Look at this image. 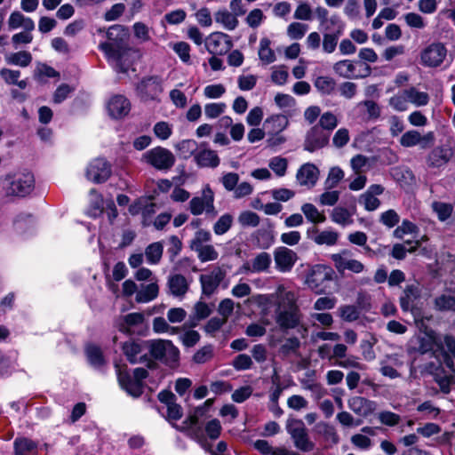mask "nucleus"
<instances>
[{
    "mask_svg": "<svg viewBox=\"0 0 455 455\" xmlns=\"http://www.w3.org/2000/svg\"><path fill=\"white\" fill-rule=\"evenodd\" d=\"M275 306V322L281 329H294L299 325L300 321L299 310L292 291H286L283 285L278 286Z\"/></svg>",
    "mask_w": 455,
    "mask_h": 455,
    "instance_id": "f257e3e1",
    "label": "nucleus"
},
{
    "mask_svg": "<svg viewBox=\"0 0 455 455\" xmlns=\"http://www.w3.org/2000/svg\"><path fill=\"white\" fill-rule=\"evenodd\" d=\"M115 368L122 389L134 398L140 397L143 393V380L148 376V371L139 367L134 369L132 375L126 365L116 363Z\"/></svg>",
    "mask_w": 455,
    "mask_h": 455,
    "instance_id": "f03ea898",
    "label": "nucleus"
},
{
    "mask_svg": "<svg viewBox=\"0 0 455 455\" xmlns=\"http://www.w3.org/2000/svg\"><path fill=\"white\" fill-rule=\"evenodd\" d=\"M99 49L105 53L108 60L114 66L115 70L119 73H126L137 55L136 52L128 47L127 44L116 46V48L108 44H100Z\"/></svg>",
    "mask_w": 455,
    "mask_h": 455,
    "instance_id": "7ed1b4c3",
    "label": "nucleus"
},
{
    "mask_svg": "<svg viewBox=\"0 0 455 455\" xmlns=\"http://www.w3.org/2000/svg\"><path fill=\"white\" fill-rule=\"evenodd\" d=\"M149 353L156 360L166 365L174 366L180 359V350L168 339H151L147 341Z\"/></svg>",
    "mask_w": 455,
    "mask_h": 455,
    "instance_id": "20e7f679",
    "label": "nucleus"
},
{
    "mask_svg": "<svg viewBox=\"0 0 455 455\" xmlns=\"http://www.w3.org/2000/svg\"><path fill=\"white\" fill-rule=\"evenodd\" d=\"M330 24L323 29L322 51L323 53H333L339 45V38L343 36L346 25L338 14L330 17Z\"/></svg>",
    "mask_w": 455,
    "mask_h": 455,
    "instance_id": "39448f33",
    "label": "nucleus"
},
{
    "mask_svg": "<svg viewBox=\"0 0 455 455\" xmlns=\"http://www.w3.org/2000/svg\"><path fill=\"white\" fill-rule=\"evenodd\" d=\"M189 211L196 216L204 212L212 218L217 216L218 212L214 206V193L209 185L203 188L200 196H195L190 200Z\"/></svg>",
    "mask_w": 455,
    "mask_h": 455,
    "instance_id": "423d86ee",
    "label": "nucleus"
},
{
    "mask_svg": "<svg viewBox=\"0 0 455 455\" xmlns=\"http://www.w3.org/2000/svg\"><path fill=\"white\" fill-rule=\"evenodd\" d=\"M163 84L160 76H145L136 84L137 96L143 101L156 100L164 92Z\"/></svg>",
    "mask_w": 455,
    "mask_h": 455,
    "instance_id": "0eeeda50",
    "label": "nucleus"
},
{
    "mask_svg": "<svg viewBox=\"0 0 455 455\" xmlns=\"http://www.w3.org/2000/svg\"><path fill=\"white\" fill-rule=\"evenodd\" d=\"M142 160L159 171H168L175 164V156L169 149L156 147L142 155Z\"/></svg>",
    "mask_w": 455,
    "mask_h": 455,
    "instance_id": "6e6552de",
    "label": "nucleus"
},
{
    "mask_svg": "<svg viewBox=\"0 0 455 455\" xmlns=\"http://www.w3.org/2000/svg\"><path fill=\"white\" fill-rule=\"evenodd\" d=\"M448 50L443 43L433 42L420 52V64L427 68H438L447 58Z\"/></svg>",
    "mask_w": 455,
    "mask_h": 455,
    "instance_id": "1a4fd4ad",
    "label": "nucleus"
},
{
    "mask_svg": "<svg viewBox=\"0 0 455 455\" xmlns=\"http://www.w3.org/2000/svg\"><path fill=\"white\" fill-rule=\"evenodd\" d=\"M286 429L291 435L297 449L304 452L314 449V443L309 440L307 430L301 419L288 420Z\"/></svg>",
    "mask_w": 455,
    "mask_h": 455,
    "instance_id": "9d476101",
    "label": "nucleus"
},
{
    "mask_svg": "<svg viewBox=\"0 0 455 455\" xmlns=\"http://www.w3.org/2000/svg\"><path fill=\"white\" fill-rule=\"evenodd\" d=\"M212 403V399L206 400L203 405L196 407L184 421L186 427L192 431V434L198 441L204 438L202 426L207 418V413Z\"/></svg>",
    "mask_w": 455,
    "mask_h": 455,
    "instance_id": "9b49d317",
    "label": "nucleus"
},
{
    "mask_svg": "<svg viewBox=\"0 0 455 455\" xmlns=\"http://www.w3.org/2000/svg\"><path fill=\"white\" fill-rule=\"evenodd\" d=\"M8 179L11 180L8 188L10 195L26 196L34 189L35 179L33 173L30 172L15 173L12 176H9Z\"/></svg>",
    "mask_w": 455,
    "mask_h": 455,
    "instance_id": "f8f14e48",
    "label": "nucleus"
},
{
    "mask_svg": "<svg viewBox=\"0 0 455 455\" xmlns=\"http://www.w3.org/2000/svg\"><path fill=\"white\" fill-rule=\"evenodd\" d=\"M118 330L128 335H143L147 329L145 315L142 313H130L118 319Z\"/></svg>",
    "mask_w": 455,
    "mask_h": 455,
    "instance_id": "ddd939ff",
    "label": "nucleus"
},
{
    "mask_svg": "<svg viewBox=\"0 0 455 455\" xmlns=\"http://www.w3.org/2000/svg\"><path fill=\"white\" fill-rule=\"evenodd\" d=\"M435 357L447 368L452 369L455 359V338L451 335H439Z\"/></svg>",
    "mask_w": 455,
    "mask_h": 455,
    "instance_id": "4468645a",
    "label": "nucleus"
},
{
    "mask_svg": "<svg viewBox=\"0 0 455 455\" xmlns=\"http://www.w3.org/2000/svg\"><path fill=\"white\" fill-rule=\"evenodd\" d=\"M333 271L324 265H315L307 277L308 287L315 293L324 292V283L332 279Z\"/></svg>",
    "mask_w": 455,
    "mask_h": 455,
    "instance_id": "2eb2a0df",
    "label": "nucleus"
},
{
    "mask_svg": "<svg viewBox=\"0 0 455 455\" xmlns=\"http://www.w3.org/2000/svg\"><path fill=\"white\" fill-rule=\"evenodd\" d=\"M158 399L164 404L162 409H159V411L169 422L181 419L183 411L181 406L176 403V396L172 392L162 390L158 394Z\"/></svg>",
    "mask_w": 455,
    "mask_h": 455,
    "instance_id": "dca6fc26",
    "label": "nucleus"
},
{
    "mask_svg": "<svg viewBox=\"0 0 455 455\" xmlns=\"http://www.w3.org/2000/svg\"><path fill=\"white\" fill-rule=\"evenodd\" d=\"M226 275V270L219 266L212 267L208 273L201 275L199 281L202 287V295L210 297L215 293Z\"/></svg>",
    "mask_w": 455,
    "mask_h": 455,
    "instance_id": "f3484780",
    "label": "nucleus"
},
{
    "mask_svg": "<svg viewBox=\"0 0 455 455\" xmlns=\"http://www.w3.org/2000/svg\"><path fill=\"white\" fill-rule=\"evenodd\" d=\"M419 328L420 333L416 337L415 350L422 355L431 352L435 355L439 335L434 330L424 326L423 323Z\"/></svg>",
    "mask_w": 455,
    "mask_h": 455,
    "instance_id": "a211bd4d",
    "label": "nucleus"
},
{
    "mask_svg": "<svg viewBox=\"0 0 455 455\" xmlns=\"http://www.w3.org/2000/svg\"><path fill=\"white\" fill-rule=\"evenodd\" d=\"M111 175V165L104 158H96L87 166L85 176L88 180L99 184L105 182Z\"/></svg>",
    "mask_w": 455,
    "mask_h": 455,
    "instance_id": "6ab92c4d",
    "label": "nucleus"
},
{
    "mask_svg": "<svg viewBox=\"0 0 455 455\" xmlns=\"http://www.w3.org/2000/svg\"><path fill=\"white\" fill-rule=\"evenodd\" d=\"M435 138L433 132H428L421 135L420 132L416 130H410L401 136L399 142L401 146L404 148L419 146L420 148L425 149L432 147L435 143Z\"/></svg>",
    "mask_w": 455,
    "mask_h": 455,
    "instance_id": "aec40b11",
    "label": "nucleus"
},
{
    "mask_svg": "<svg viewBox=\"0 0 455 455\" xmlns=\"http://www.w3.org/2000/svg\"><path fill=\"white\" fill-rule=\"evenodd\" d=\"M232 46L230 36L223 32H213L205 39V47L212 55H224Z\"/></svg>",
    "mask_w": 455,
    "mask_h": 455,
    "instance_id": "412c9836",
    "label": "nucleus"
},
{
    "mask_svg": "<svg viewBox=\"0 0 455 455\" xmlns=\"http://www.w3.org/2000/svg\"><path fill=\"white\" fill-rule=\"evenodd\" d=\"M329 139V132L323 131L318 125H315L307 132L304 149L311 153L315 152L325 147Z\"/></svg>",
    "mask_w": 455,
    "mask_h": 455,
    "instance_id": "4be33fe9",
    "label": "nucleus"
},
{
    "mask_svg": "<svg viewBox=\"0 0 455 455\" xmlns=\"http://www.w3.org/2000/svg\"><path fill=\"white\" fill-rule=\"evenodd\" d=\"M384 190V187L379 184L371 185L364 193L360 195L358 202L366 211H376L381 204L377 196L382 195Z\"/></svg>",
    "mask_w": 455,
    "mask_h": 455,
    "instance_id": "5701e85b",
    "label": "nucleus"
},
{
    "mask_svg": "<svg viewBox=\"0 0 455 455\" xmlns=\"http://www.w3.org/2000/svg\"><path fill=\"white\" fill-rule=\"evenodd\" d=\"M334 72L339 76L347 79L362 78L370 76L371 68L365 65L363 74H356V65L350 60H342L333 65Z\"/></svg>",
    "mask_w": 455,
    "mask_h": 455,
    "instance_id": "b1692460",
    "label": "nucleus"
},
{
    "mask_svg": "<svg viewBox=\"0 0 455 455\" xmlns=\"http://www.w3.org/2000/svg\"><path fill=\"white\" fill-rule=\"evenodd\" d=\"M274 258L277 270L284 273L292 268L297 260V254L286 247H278L274 252Z\"/></svg>",
    "mask_w": 455,
    "mask_h": 455,
    "instance_id": "393cba45",
    "label": "nucleus"
},
{
    "mask_svg": "<svg viewBox=\"0 0 455 455\" xmlns=\"http://www.w3.org/2000/svg\"><path fill=\"white\" fill-rule=\"evenodd\" d=\"M189 286L190 281L181 274H172L168 276V291L175 298H184L189 290Z\"/></svg>",
    "mask_w": 455,
    "mask_h": 455,
    "instance_id": "a878e982",
    "label": "nucleus"
},
{
    "mask_svg": "<svg viewBox=\"0 0 455 455\" xmlns=\"http://www.w3.org/2000/svg\"><path fill=\"white\" fill-rule=\"evenodd\" d=\"M131 110V102L124 95H114L108 103V111L111 117L118 119L129 114Z\"/></svg>",
    "mask_w": 455,
    "mask_h": 455,
    "instance_id": "bb28decb",
    "label": "nucleus"
},
{
    "mask_svg": "<svg viewBox=\"0 0 455 455\" xmlns=\"http://www.w3.org/2000/svg\"><path fill=\"white\" fill-rule=\"evenodd\" d=\"M194 161L201 168H216L220 162L216 151L208 148L206 144L199 146V150L196 154Z\"/></svg>",
    "mask_w": 455,
    "mask_h": 455,
    "instance_id": "cd10ccee",
    "label": "nucleus"
},
{
    "mask_svg": "<svg viewBox=\"0 0 455 455\" xmlns=\"http://www.w3.org/2000/svg\"><path fill=\"white\" fill-rule=\"evenodd\" d=\"M318 168L310 163L304 164L298 170L296 179L300 186L314 187L319 178Z\"/></svg>",
    "mask_w": 455,
    "mask_h": 455,
    "instance_id": "c85d7f7f",
    "label": "nucleus"
},
{
    "mask_svg": "<svg viewBox=\"0 0 455 455\" xmlns=\"http://www.w3.org/2000/svg\"><path fill=\"white\" fill-rule=\"evenodd\" d=\"M348 408L360 417L366 418L376 410V403L362 396L351 397L347 402Z\"/></svg>",
    "mask_w": 455,
    "mask_h": 455,
    "instance_id": "c756f323",
    "label": "nucleus"
},
{
    "mask_svg": "<svg viewBox=\"0 0 455 455\" xmlns=\"http://www.w3.org/2000/svg\"><path fill=\"white\" fill-rule=\"evenodd\" d=\"M272 263V258L269 253L262 251L257 254L250 262L243 265V269L245 272L251 273H263L268 272Z\"/></svg>",
    "mask_w": 455,
    "mask_h": 455,
    "instance_id": "7c9ffc66",
    "label": "nucleus"
},
{
    "mask_svg": "<svg viewBox=\"0 0 455 455\" xmlns=\"http://www.w3.org/2000/svg\"><path fill=\"white\" fill-rule=\"evenodd\" d=\"M419 283H413L405 286L400 297V306L403 311H411L414 307V302L420 297Z\"/></svg>",
    "mask_w": 455,
    "mask_h": 455,
    "instance_id": "2f4dec72",
    "label": "nucleus"
},
{
    "mask_svg": "<svg viewBox=\"0 0 455 455\" xmlns=\"http://www.w3.org/2000/svg\"><path fill=\"white\" fill-rule=\"evenodd\" d=\"M451 156L452 152L450 148L436 147L427 156V165L432 168L443 166L450 161Z\"/></svg>",
    "mask_w": 455,
    "mask_h": 455,
    "instance_id": "473e14b6",
    "label": "nucleus"
},
{
    "mask_svg": "<svg viewBox=\"0 0 455 455\" xmlns=\"http://www.w3.org/2000/svg\"><path fill=\"white\" fill-rule=\"evenodd\" d=\"M308 236L319 245L332 246L339 239V233L333 230H323L319 232L315 228L307 229Z\"/></svg>",
    "mask_w": 455,
    "mask_h": 455,
    "instance_id": "72a5a7b5",
    "label": "nucleus"
},
{
    "mask_svg": "<svg viewBox=\"0 0 455 455\" xmlns=\"http://www.w3.org/2000/svg\"><path fill=\"white\" fill-rule=\"evenodd\" d=\"M108 42L100 44H108L111 47L122 46L126 44L128 39L127 29L122 25H113L107 31Z\"/></svg>",
    "mask_w": 455,
    "mask_h": 455,
    "instance_id": "f704fd0d",
    "label": "nucleus"
},
{
    "mask_svg": "<svg viewBox=\"0 0 455 455\" xmlns=\"http://www.w3.org/2000/svg\"><path fill=\"white\" fill-rule=\"evenodd\" d=\"M289 119L285 115L277 114L267 117L264 123V128L271 135H277L287 128Z\"/></svg>",
    "mask_w": 455,
    "mask_h": 455,
    "instance_id": "c9c22d12",
    "label": "nucleus"
},
{
    "mask_svg": "<svg viewBox=\"0 0 455 455\" xmlns=\"http://www.w3.org/2000/svg\"><path fill=\"white\" fill-rule=\"evenodd\" d=\"M267 227L259 228L255 232L258 246L261 249H268L275 242L274 225L269 220H266Z\"/></svg>",
    "mask_w": 455,
    "mask_h": 455,
    "instance_id": "e433bc0d",
    "label": "nucleus"
},
{
    "mask_svg": "<svg viewBox=\"0 0 455 455\" xmlns=\"http://www.w3.org/2000/svg\"><path fill=\"white\" fill-rule=\"evenodd\" d=\"M8 28L10 30L23 28L24 30H34L35 22L34 20L23 15L20 12L15 11L11 13L8 19Z\"/></svg>",
    "mask_w": 455,
    "mask_h": 455,
    "instance_id": "4c0bfd02",
    "label": "nucleus"
},
{
    "mask_svg": "<svg viewBox=\"0 0 455 455\" xmlns=\"http://www.w3.org/2000/svg\"><path fill=\"white\" fill-rule=\"evenodd\" d=\"M123 351L132 363H142L147 360L146 355H140L142 346L140 342L130 340L124 343Z\"/></svg>",
    "mask_w": 455,
    "mask_h": 455,
    "instance_id": "58836bf2",
    "label": "nucleus"
},
{
    "mask_svg": "<svg viewBox=\"0 0 455 455\" xmlns=\"http://www.w3.org/2000/svg\"><path fill=\"white\" fill-rule=\"evenodd\" d=\"M13 444L15 455H36L37 453V444L28 438H16Z\"/></svg>",
    "mask_w": 455,
    "mask_h": 455,
    "instance_id": "ea45409f",
    "label": "nucleus"
},
{
    "mask_svg": "<svg viewBox=\"0 0 455 455\" xmlns=\"http://www.w3.org/2000/svg\"><path fill=\"white\" fill-rule=\"evenodd\" d=\"M159 288L156 283L142 285L136 293V301L139 303H148L158 296Z\"/></svg>",
    "mask_w": 455,
    "mask_h": 455,
    "instance_id": "a19ab883",
    "label": "nucleus"
},
{
    "mask_svg": "<svg viewBox=\"0 0 455 455\" xmlns=\"http://www.w3.org/2000/svg\"><path fill=\"white\" fill-rule=\"evenodd\" d=\"M404 95L408 103H411L416 107H423L429 102V95L425 92H419L415 87L405 89Z\"/></svg>",
    "mask_w": 455,
    "mask_h": 455,
    "instance_id": "79ce46f5",
    "label": "nucleus"
},
{
    "mask_svg": "<svg viewBox=\"0 0 455 455\" xmlns=\"http://www.w3.org/2000/svg\"><path fill=\"white\" fill-rule=\"evenodd\" d=\"M215 21L221 24L228 30H234L238 26L235 15L228 10H220L214 15Z\"/></svg>",
    "mask_w": 455,
    "mask_h": 455,
    "instance_id": "37998d69",
    "label": "nucleus"
},
{
    "mask_svg": "<svg viewBox=\"0 0 455 455\" xmlns=\"http://www.w3.org/2000/svg\"><path fill=\"white\" fill-rule=\"evenodd\" d=\"M301 212L306 219L313 224L323 223L326 220L323 212H320L319 210L310 203L304 204L301 206Z\"/></svg>",
    "mask_w": 455,
    "mask_h": 455,
    "instance_id": "c03bdc74",
    "label": "nucleus"
},
{
    "mask_svg": "<svg viewBox=\"0 0 455 455\" xmlns=\"http://www.w3.org/2000/svg\"><path fill=\"white\" fill-rule=\"evenodd\" d=\"M352 216L353 212L345 207H335L331 213V220L344 227L353 223Z\"/></svg>",
    "mask_w": 455,
    "mask_h": 455,
    "instance_id": "a18cd8bd",
    "label": "nucleus"
},
{
    "mask_svg": "<svg viewBox=\"0 0 455 455\" xmlns=\"http://www.w3.org/2000/svg\"><path fill=\"white\" fill-rule=\"evenodd\" d=\"M5 60L9 65L26 68L30 65L32 61V55L28 52L21 51L11 53L10 55L6 56Z\"/></svg>",
    "mask_w": 455,
    "mask_h": 455,
    "instance_id": "49530a36",
    "label": "nucleus"
},
{
    "mask_svg": "<svg viewBox=\"0 0 455 455\" xmlns=\"http://www.w3.org/2000/svg\"><path fill=\"white\" fill-rule=\"evenodd\" d=\"M176 148L182 158L188 159L190 156L195 157L196 154L199 150V146L194 140H184L176 146Z\"/></svg>",
    "mask_w": 455,
    "mask_h": 455,
    "instance_id": "de8ad7c7",
    "label": "nucleus"
},
{
    "mask_svg": "<svg viewBox=\"0 0 455 455\" xmlns=\"http://www.w3.org/2000/svg\"><path fill=\"white\" fill-rule=\"evenodd\" d=\"M163 244L160 242L150 243L145 250V256L148 264L156 265L160 262L163 255Z\"/></svg>",
    "mask_w": 455,
    "mask_h": 455,
    "instance_id": "09e8293b",
    "label": "nucleus"
},
{
    "mask_svg": "<svg viewBox=\"0 0 455 455\" xmlns=\"http://www.w3.org/2000/svg\"><path fill=\"white\" fill-rule=\"evenodd\" d=\"M212 313L211 307L202 300L197 301L193 308V313L190 316L193 325H196L197 322L207 318Z\"/></svg>",
    "mask_w": 455,
    "mask_h": 455,
    "instance_id": "8fccbe9b",
    "label": "nucleus"
},
{
    "mask_svg": "<svg viewBox=\"0 0 455 455\" xmlns=\"http://www.w3.org/2000/svg\"><path fill=\"white\" fill-rule=\"evenodd\" d=\"M345 172L339 166L331 167L329 170L327 178L324 181V188L325 189H333L335 188L339 183L344 179Z\"/></svg>",
    "mask_w": 455,
    "mask_h": 455,
    "instance_id": "3c124183",
    "label": "nucleus"
},
{
    "mask_svg": "<svg viewBox=\"0 0 455 455\" xmlns=\"http://www.w3.org/2000/svg\"><path fill=\"white\" fill-rule=\"evenodd\" d=\"M88 361L95 368L103 366L105 360L100 348L95 345H88L85 349Z\"/></svg>",
    "mask_w": 455,
    "mask_h": 455,
    "instance_id": "603ef678",
    "label": "nucleus"
},
{
    "mask_svg": "<svg viewBox=\"0 0 455 455\" xmlns=\"http://www.w3.org/2000/svg\"><path fill=\"white\" fill-rule=\"evenodd\" d=\"M192 250L197 253V257L201 262L212 261L219 257L218 251L212 244H204Z\"/></svg>",
    "mask_w": 455,
    "mask_h": 455,
    "instance_id": "864d4df0",
    "label": "nucleus"
},
{
    "mask_svg": "<svg viewBox=\"0 0 455 455\" xmlns=\"http://www.w3.org/2000/svg\"><path fill=\"white\" fill-rule=\"evenodd\" d=\"M259 57L265 64H270L275 60V54L270 48V40L262 38L259 42Z\"/></svg>",
    "mask_w": 455,
    "mask_h": 455,
    "instance_id": "5fc2aeb1",
    "label": "nucleus"
},
{
    "mask_svg": "<svg viewBox=\"0 0 455 455\" xmlns=\"http://www.w3.org/2000/svg\"><path fill=\"white\" fill-rule=\"evenodd\" d=\"M234 218L229 213L221 215L219 220L213 225V232L217 235H222L226 234L232 227Z\"/></svg>",
    "mask_w": 455,
    "mask_h": 455,
    "instance_id": "6e6d98bb",
    "label": "nucleus"
},
{
    "mask_svg": "<svg viewBox=\"0 0 455 455\" xmlns=\"http://www.w3.org/2000/svg\"><path fill=\"white\" fill-rule=\"evenodd\" d=\"M237 220L243 228H256L260 222V218L254 212L243 211L240 212Z\"/></svg>",
    "mask_w": 455,
    "mask_h": 455,
    "instance_id": "4d7b16f0",
    "label": "nucleus"
},
{
    "mask_svg": "<svg viewBox=\"0 0 455 455\" xmlns=\"http://www.w3.org/2000/svg\"><path fill=\"white\" fill-rule=\"evenodd\" d=\"M432 209L436 213L440 221L447 220L453 212V205L443 202H434Z\"/></svg>",
    "mask_w": 455,
    "mask_h": 455,
    "instance_id": "13d9d810",
    "label": "nucleus"
},
{
    "mask_svg": "<svg viewBox=\"0 0 455 455\" xmlns=\"http://www.w3.org/2000/svg\"><path fill=\"white\" fill-rule=\"evenodd\" d=\"M315 86L323 94H331L336 86V82L330 76H318L315 81Z\"/></svg>",
    "mask_w": 455,
    "mask_h": 455,
    "instance_id": "bf43d9fd",
    "label": "nucleus"
},
{
    "mask_svg": "<svg viewBox=\"0 0 455 455\" xmlns=\"http://www.w3.org/2000/svg\"><path fill=\"white\" fill-rule=\"evenodd\" d=\"M419 231V227L413 222L403 220L402 224L398 226L393 232L395 238L402 239L405 235L416 234Z\"/></svg>",
    "mask_w": 455,
    "mask_h": 455,
    "instance_id": "052dcab7",
    "label": "nucleus"
},
{
    "mask_svg": "<svg viewBox=\"0 0 455 455\" xmlns=\"http://www.w3.org/2000/svg\"><path fill=\"white\" fill-rule=\"evenodd\" d=\"M308 28L309 27L307 24L291 22L287 27V36L292 40H299L305 36Z\"/></svg>",
    "mask_w": 455,
    "mask_h": 455,
    "instance_id": "680f3d73",
    "label": "nucleus"
},
{
    "mask_svg": "<svg viewBox=\"0 0 455 455\" xmlns=\"http://www.w3.org/2000/svg\"><path fill=\"white\" fill-rule=\"evenodd\" d=\"M170 46L183 63H190V46L188 43L178 42L170 44Z\"/></svg>",
    "mask_w": 455,
    "mask_h": 455,
    "instance_id": "e2e57ef3",
    "label": "nucleus"
},
{
    "mask_svg": "<svg viewBox=\"0 0 455 455\" xmlns=\"http://www.w3.org/2000/svg\"><path fill=\"white\" fill-rule=\"evenodd\" d=\"M357 108H364L367 113V119L376 120L380 116V108L373 100H363L356 105Z\"/></svg>",
    "mask_w": 455,
    "mask_h": 455,
    "instance_id": "0e129e2a",
    "label": "nucleus"
},
{
    "mask_svg": "<svg viewBox=\"0 0 455 455\" xmlns=\"http://www.w3.org/2000/svg\"><path fill=\"white\" fill-rule=\"evenodd\" d=\"M435 307L441 311L455 310V297L449 294H442L435 298Z\"/></svg>",
    "mask_w": 455,
    "mask_h": 455,
    "instance_id": "69168bd1",
    "label": "nucleus"
},
{
    "mask_svg": "<svg viewBox=\"0 0 455 455\" xmlns=\"http://www.w3.org/2000/svg\"><path fill=\"white\" fill-rule=\"evenodd\" d=\"M268 166L276 176L283 177L286 173L288 162L284 157L275 156L270 159Z\"/></svg>",
    "mask_w": 455,
    "mask_h": 455,
    "instance_id": "338daca9",
    "label": "nucleus"
},
{
    "mask_svg": "<svg viewBox=\"0 0 455 455\" xmlns=\"http://www.w3.org/2000/svg\"><path fill=\"white\" fill-rule=\"evenodd\" d=\"M338 125V119L334 114L331 112H325L323 113L319 120V127L324 131L326 130V132H331L334 130Z\"/></svg>",
    "mask_w": 455,
    "mask_h": 455,
    "instance_id": "774afa93",
    "label": "nucleus"
}]
</instances>
